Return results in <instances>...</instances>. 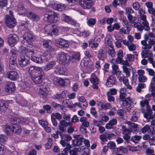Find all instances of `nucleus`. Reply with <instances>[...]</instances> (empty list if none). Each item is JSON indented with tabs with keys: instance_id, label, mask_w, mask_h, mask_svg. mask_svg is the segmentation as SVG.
Segmentation results:
<instances>
[{
	"instance_id": "18",
	"label": "nucleus",
	"mask_w": 155,
	"mask_h": 155,
	"mask_svg": "<svg viewBox=\"0 0 155 155\" xmlns=\"http://www.w3.org/2000/svg\"><path fill=\"white\" fill-rule=\"evenodd\" d=\"M18 40V38L15 34H12L9 35L8 42L9 45L13 46L17 43Z\"/></svg>"
},
{
	"instance_id": "5",
	"label": "nucleus",
	"mask_w": 155,
	"mask_h": 155,
	"mask_svg": "<svg viewBox=\"0 0 155 155\" xmlns=\"http://www.w3.org/2000/svg\"><path fill=\"white\" fill-rule=\"evenodd\" d=\"M10 15H6L5 16V24L8 27L12 28L15 26L16 23L15 19L12 16L13 13L9 12Z\"/></svg>"
},
{
	"instance_id": "27",
	"label": "nucleus",
	"mask_w": 155,
	"mask_h": 155,
	"mask_svg": "<svg viewBox=\"0 0 155 155\" xmlns=\"http://www.w3.org/2000/svg\"><path fill=\"white\" fill-rule=\"evenodd\" d=\"M16 57L15 56L13 57H11L9 61V67L11 70H13L16 68L17 65Z\"/></svg>"
},
{
	"instance_id": "12",
	"label": "nucleus",
	"mask_w": 155,
	"mask_h": 155,
	"mask_svg": "<svg viewBox=\"0 0 155 155\" xmlns=\"http://www.w3.org/2000/svg\"><path fill=\"white\" fill-rule=\"evenodd\" d=\"M142 112L143 114L144 117L146 119H153L154 118V115L153 114V112L151 108V107L146 108V111L144 109L142 110Z\"/></svg>"
},
{
	"instance_id": "1",
	"label": "nucleus",
	"mask_w": 155,
	"mask_h": 155,
	"mask_svg": "<svg viewBox=\"0 0 155 155\" xmlns=\"http://www.w3.org/2000/svg\"><path fill=\"white\" fill-rule=\"evenodd\" d=\"M22 52L23 53H31V59L32 61L41 64L43 62L44 58L48 61L51 58V53L47 54L45 53L42 57L39 55V52L38 51L34 52V50L29 46L23 47L22 48Z\"/></svg>"
},
{
	"instance_id": "45",
	"label": "nucleus",
	"mask_w": 155,
	"mask_h": 155,
	"mask_svg": "<svg viewBox=\"0 0 155 155\" xmlns=\"http://www.w3.org/2000/svg\"><path fill=\"white\" fill-rule=\"evenodd\" d=\"M98 57L101 60H103L106 58V55L103 52L102 49H100L98 54Z\"/></svg>"
},
{
	"instance_id": "30",
	"label": "nucleus",
	"mask_w": 155,
	"mask_h": 155,
	"mask_svg": "<svg viewBox=\"0 0 155 155\" xmlns=\"http://www.w3.org/2000/svg\"><path fill=\"white\" fill-rule=\"evenodd\" d=\"M26 16L32 21H37L39 19L38 16L34 13L29 12L26 14Z\"/></svg>"
},
{
	"instance_id": "35",
	"label": "nucleus",
	"mask_w": 155,
	"mask_h": 155,
	"mask_svg": "<svg viewBox=\"0 0 155 155\" xmlns=\"http://www.w3.org/2000/svg\"><path fill=\"white\" fill-rule=\"evenodd\" d=\"M55 64L56 62L54 61L49 62L44 67L45 71H47L53 68L54 67Z\"/></svg>"
},
{
	"instance_id": "29",
	"label": "nucleus",
	"mask_w": 155,
	"mask_h": 155,
	"mask_svg": "<svg viewBox=\"0 0 155 155\" xmlns=\"http://www.w3.org/2000/svg\"><path fill=\"white\" fill-rule=\"evenodd\" d=\"M115 83V78L113 76H110L107 79L106 85L108 87H110L113 86Z\"/></svg>"
},
{
	"instance_id": "7",
	"label": "nucleus",
	"mask_w": 155,
	"mask_h": 155,
	"mask_svg": "<svg viewBox=\"0 0 155 155\" xmlns=\"http://www.w3.org/2000/svg\"><path fill=\"white\" fill-rule=\"evenodd\" d=\"M57 59L58 61L61 62V63L64 62L68 63L71 61L70 57L67 54L62 52L58 54Z\"/></svg>"
},
{
	"instance_id": "13",
	"label": "nucleus",
	"mask_w": 155,
	"mask_h": 155,
	"mask_svg": "<svg viewBox=\"0 0 155 155\" xmlns=\"http://www.w3.org/2000/svg\"><path fill=\"white\" fill-rule=\"evenodd\" d=\"M45 30L47 34L50 35H55L58 32V30L55 26L48 25L45 26Z\"/></svg>"
},
{
	"instance_id": "8",
	"label": "nucleus",
	"mask_w": 155,
	"mask_h": 155,
	"mask_svg": "<svg viewBox=\"0 0 155 155\" xmlns=\"http://www.w3.org/2000/svg\"><path fill=\"white\" fill-rule=\"evenodd\" d=\"M43 74L42 70V71H40V72H38L37 73L32 74L31 77L34 82L36 84L41 83L43 79Z\"/></svg>"
},
{
	"instance_id": "19",
	"label": "nucleus",
	"mask_w": 155,
	"mask_h": 155,
	"mask_svg": "<svg viewBox=\"0 0 155 155\" xmlns=\"http://www.w3.org/2000/svg\"><path fill=\"white\" fill-rule=\"evenodd\" d=\"M49 88H40L39 94L41 97L43 99L47 98Z\"/></svg>"
},
{
	"instance_id": "59",
	"label": "nucleus",
	"mask_w": 155,
	"mask_h": 155,
	"mask_svg": "<svg viewBox=\"0 0 155 155\" xmlns=\"http://www.w3.org/2000/svg\"><path fill=\"white\" fill-rule=\"evenodd\" d=\"M126 60L129 62H132L134 60V56L131 54H127Z\"/></svg>"
},
{
	"instance_id": "33",
	"label": "nucleus",
	"mask_w": 155,
	"mask_h": 155,
	"mask_svg": "<svg viewBox=\"0 0 155 155\" xmlns=\"http://www.w3.org/2000/svg\"><path fill=\"white\" fill-rule=\"evenodd\" d=\"M129 128L131 131L133 133L138 132L139 130L138 125L133 123H130Z\"/></svg>"
},
{
	"instance_id": "23",
	"label": "nucleus",
	"mask_w": 155,
	"mask_h": 155,
	"mask_svg": "<svg viewBox=\"0 0 155 155\" xmlns=\"http://www.w3.org/2000/svg\"><path fill=\"white\" fill-rule=\"evenodd\" d=\"M23 38L29 44H30L34 40L32 35L30 33H26L24 35Z\"/></svg>"
},
{
	"instance_id": "61",
	"label": "nucleus",
	"mask_w": 155,
	"mask_h": 155,
	"mask_svg": "<svg viewBox=\"0 0 155 155\" xmlns=\"http://www.w3.org/2000/svg\"><path fill=\"white\" fill-rule=\"evenodd\" d=\"M70 115L69 114H67L65 113H64L63 115V118L64 119L63 120L67 121L68 122H70V121L71 119V117H70Z\"/></svg>"
},
{
	"instance_id": "41",
	"label": "nucleus",
	"mask_w": 155,
	"mask_h": 155,
	"mask_svg": "<svg viewBox=\"0 0 155 155\" xmlns=\"http://www.w3.org/2000/svg\"><path fill=\"white\" fill-rule=\"evenodd\" d=\"M51 117L55 118L59 121L62 119V116L59 113L57 112L52 113L51 115Z\"/></svg>"
},
{
	"instance_id": "34",
	"label": "nucleus",
	"mask_w": 155,
	"mask_h": 155,
	"mask_svg": "<svg viewBox=\"0 0 155 155\" xmlns=\"http://www.w3.org/2000/svg\"><path fill=\"white\" fill-rule=\"evenodd\" d=\"M8 104L6 101L0 100V111H5L8 107Z\"/></svg>"
},
{
	"instance_id": "58",
	"label": "nucleus",
	"mask_w": 155,
	"mask_h": 155,
	"mask_svg": "<svg viewBox=\"0 0 155 155\" xmlns=\"http://www.w3.org/2000/svg\"><path fill=\"white\" fill-rule=\"evenodd\" d=\"M127 18L130 22H133L137 19L135 16H133L129 14L127 16Z\"/></svg>"
},
{
	"instance_id": "60",
	"label": "nucleus",
	"mask_w": 155,
	"mask_h": 155,
	"mask_svg": "<svg viewBox=\"0 0 155 155\" xmlns=\"http://www.w3.org/2000/svg\"><path fill=\"white\" fill-rule=\"evenodd\" d=\"M69 147H65L63 150L64 152H62L61 153H59L58 155H68V151L69 150Z\"/></svg>"
},
{
	"instance_id": "50",
	"label": "nucleus",
	"mask_w": 155,
	"mask_h": 155,
	"mask_svg": "<svg viewBox=\"0 0 155 155\" xmlns=\"http://www.w3.org/2000/svg\"><path fill=\"white\" fill-rule=\"evenodd\" d=\"M52 142L51 140L49 139L48 140L47 143L44 145L45 148L46 150L50 149L52 145Z\"/></svg>"
},
{
	"instance_id": "55",
	"label": "nucleus",
	"mask_w": 155,
	"mask_h": 155,
	"mask_svg": "<svg viewBox=\"0 0 155 155\" xmlns=\"http://www.w3.org/2000/svg\"><path fill=\"white\" fill-rule=\"evenodd\" d=\"M8 0H0V8H3L7 5Z\"/></svg>"
},
{
	"instance_id": "48",
	"label": "nucleus",
	"mask_w": 155,
	"mask_h": 155,
	"mask_svg": "<svg viewBox=\"0 0 155 155\" xmlns=\"http://www.w3.org/2000/svg\"><path fill=\"white\" fill-rule=\"evenodd\" d=\"M141 138L142 137L141 136L135 135L131 137L130 140L135 143H137Z\"/></svg>"
},
{
	"instance_id": "64",
	"label": "nucleus",
	"mask_w": 155,
	"mask_h": 155,
	"mask_svg": "<svg viewBox=\"0 0 155 155\" xmlns=\"http://www.w3.org/2000/svg\"><path fill=\"white\" fill-rule=\"evenodd\" d=\"M43 108L44 110H46L47 112L48 113H51V107L50 105L47 104L44 105L43 106Z\"/></svg>"
},
{
	"instance_id": "53",
	"label": "nucleus",
	"mask_w": 155,
	"mask_h": 155,
	"mask_svg": "<svg viewBox=\"0 0 155 155\" xmlns=\"http://www.w3.org/2000/svg\"><path fill=\"white\" fill-rule=\"evenodd\" d=\"M107 146L109 149H114L115 148L116 144L114 142L110 141L108 143Z\"/></svg>"
},
{
	"instance_id": "17",
	"label": "nucleus",
	"mask_w": 155,
	"mask_h": 155,
	"mask_svg": "<svg viewBox=\"0 0 155 155\" xmlns=\"http://www.w3.org/2000/svg\"><path fill=\"white\" fill-rule=\"evenodd\" d=\"M84 138L81 135H77L76 136V139L72 140V145L74 147L79 146L81 145Z\"/></svg>"
},
{
	"instance_id": "20",
	"label": "nucleus",
	"mask_w": 155,
	"mask_h": 155,
	"mask_svg": "<svg viewBox=\"0 0 155 155\" xmlns=\"http://www.w3.org/2000/svg\"><path fill=\"white\" fill-rule=\"evenodd\" d=\"M6 76L9 79L12 81L16 80L18 77V75L17 72L14 71H8L7 74Z\"/></svg>"
},
{
	"instance_id": "63",
	"label": "nucleus",
	"mask_w": 155,
	"mask_h": 155,
	"mask_svg": "<svg viewBox=\"0 0 155 155\" xmlns=\"http://www.w3.org/2000/svg\"><path fill=\"white\" fill-rule=\"evenodd\" d=\"M107 135V139L109 140H111L115 138L116 135L113 133L106 134Z\"/></svg>"
},
{
	"instance_id": "28",
	"label": "nucleus",
	"mask_w": 155,
	"mask_h": 155,
	"mask_svg": "<svg viewBox=\"0 0 155 155\" xmlns=\"http://www.w3.org/2000/svg\"><path fill=\"white\" fill-rule=\"evenodd\" d=\"M66 93L65 91H63L61 93H56L53 95L52 97V99L56 100L59 99H64L66 97Z\"/></svg>"
},
{
	"instance_id": "49",
	"label": "nucleus",
	"mask_w": 155,
	"mask_h": 155,
	"mask_svg": "<svg viewBox=\"0 0 155 155\" xmlns=\"http://www.w3.org/2000/svg\"><path fill=\"white\" fill-rule=\"evenodd\" d=\"M141 43L142 45V48L143 49H148L149 45L147 43V40H143L141 41Z\"/></svg>"
},
{
	"instance_id": "11",
	"label": "nucleus",
	"mask_w": 155,
	"mask_h": 155,
	"mask_svg": "<svg viewBox=\"0 0 155 155\" xmlns=\"http://www.w3.org/2000/svg\"><path fill=\"white\" fill-rule=\"evenodd\" d=\"M72 124L70 122H67L65 120H62L60 121L58 124V129L61 131L63 132H66V128L68 126H71Z\"/></svg>"
},
{
	"instance_id": "31",
	"label": "nucleus",
	"mask_w": 155,
	"mask_h": 155,
	"mask_svg": "<svg viewBox=\"0 0 155 155\" xmlns=\"http://www.w3.org/2000/svg\"><path fill=\"white\" fill-rule=\"evenodd\" d=\"M141 53V55L143 58H147L150 57H153L152 53L149 50L143 49Z\"/></svg>"
},
{
	"instance_id": "44",
	"label": "nucleus",
	"mask_w": 155,
	"mask_h": 155,
	"mask_svg": "<svg viewBox=\"0 0 155 155\" xmlns=\"http://www.w3.org/2000/svg\"><path fill=\"white\" fill-rule=\"evenodd\" d=\"M60 144L63 147H69V150L71 148V147L70 145L68 142L64 140L61 139V140H60Z\"/></svg>"
},
{
	"instance_id": "2",
	"label": "nucleus",
	"mask_w": 155,
	"mask_h": 155,
	"mask_svg": "<svg viewBox=\"0 0 155 155\" xmlns=\"http://www.w3.org/2000/svg\"><path fill=\"white\" fill-rule=\"evenodd\" d=\"M10 125H8L4 130V131L7 135L12 134L15 131V133L20 134L21 129L19 123L20 120L19 118L14 117L10 120Z\"/></svg>"
},
{
	"instance_id": "51",
	"label": "nucleus",
	"mask_w": 155,
	"mask_h": 155,
	"mask_svg": "<svg viewBox=\"0 0 155 155\" xmlns=\"http://www.w3.org/2000/svg\"><path fill=\"white\" fill-rule=\"evenodd\" d=\"M96 21L95 18H90L87 21V23L89 26H91L95 24Z\"/></svg>"
},
{
	"instance_id": "21",
	"label": "nucleus",
	"mask_w": 155,
	"mask_h": 155,
	"mask_svg": "<svg viewBox=\"0 0 155 155\" xmlns=\"http://www.w3.org/2000/svg\"><path fill=\"white\" fill-rule=\"evenodd\" d=\"M29 62V58L27 56H24L20 58L19 63L20 65L22 67H24L27 65Z\"/></svg>"
},
{
	"instance_id": "38",
	"label": "nucleus",
	"mask_w": 155,
	"mask_h": 155,
	"mask_svg": "<svg viewBox=\"0 0 155 155\" xmlns=\"http://www.w3.org/2000/svg\"><path fill=\"white\" fill-rule=\"evenodd\" d=\"M74 32V33L77 34L80 36H82L84 37H86L88 36L90 34V32L88 31L80 32L78 30H75Z\"/></svg>"
},
{
	"instance_id": "39",
	"label": "nucleus",
	"mask_w": 155,
	"mask_h": 155,
	"mask_svg": "<svg viewBox=\"0 0 155 155\" xmlns=\"http://www.w3.org/2000/svg\"><path fill=\"white\" fill-rule=\"evenodd\" d=\"M66 71V69L63 68H58L55 69V72L57 74L63 75L65 74Z\"/></svg>"
},
{
	"instance_id": "32",
	"label": "nucleus",
	"mask_w": 155,
	"mask_h": 155,
	"mask_svg": "<svg viewBox=\"0 0 155 155\" xmlns=\"http://www.w3.org/2000/svg\"><path fill=\"white\" fill-rule=\"evenodd\" d=\"M51 42L50 41L44 40L43 41V45L44 46L47 48L48 49L50 52H54V49L50 46Z\"/></svg>"
},
{
	"instance_id": "24",
	"label": "nucleus",
	"mask_w": 155,
	"mask_h": 155,
	"mask_svg": "<svg viewBox=\"0 0 155 155\" xmlns=\"http://www.w3.org/2000/svg\"><path fill=\"white\" fill-rule=\"evenodd\" d=\"M140 17L141 20L143 21L142 22V24L144 26L145 28L144 30L145 31H148L150 30V28L149 26V24L147 21L146 20V16L144 15H140Z\"/></svg>"
},
{
	"instance_id": "37",
	"label": "nucleus",
	"mask_w": 155,
	"mask_h": 155,
	"mask_svg": "<svg viewBox=\"0 0 155 155\" xmlns=\"http://www.w3.org/2000/svg\"><path fill=\"white\" fill-rule=\"evenodd\" d=\"M105 43L110 48H113L112 39L110 35H106L105 39Z\"/></svg>"
},
{
	"instance_id": "14",
	"label": "nucleus",
	"mask_w": 155,
	"mask_h": 155,
	"mask_svg": "<svg viewBox=\"0 0 155 155\" xmlns=\"http://www.w3.org/2000/svg\"><path fill=\"white\" fill-rule=\"evenodd\" d=\"M61 18L63 21L71 25H73L76 27L79 26V24L77 23L75 21L65 14H62V15Z\"/></svg>"
},
{
	"instance_id": "10",
	"label": "nucleus",
	"mask_w": 155,
	"mask_h": 155,
	"mask_svg": "<svg viewBox=\"0 0 155 155\" xmlns=\"http://www.w3.org/2000/svg\"><path fill=\"white\" fill-rule=\"evenodd\" d=\"M79 3L81 6L85 9L91 8L94 5L92 0H79Z\"/></svg>"
},
{
	"instance_id": "3",
	"label": "nucleus",
	"mask_w": 155,
	"mask_h": 155,
	"mask_svg": "<svg viewBox=\"0 0 155 155\" xmlns=\"http://www.w3.org/2000/svg\"><path fill=\"white\" fill-rule=\"evenodd\" d=\"M126 90L125 88H121L120 91L119 99L120 101H122V104L124 106H128L127 107V110L129 112L132 107L131 105L133 102L131 98L127 97Z\"/></svg>"
},
{
	"instance_id": "36",
	"label": "nucleus",
	"mask_w": 155,
	"mask_h": 155,
	"mask_svg": "<svg viewBox=\"0 0 155 155\" xmlns=\"http://www.w3.org/2000/svg\"><path fill=\"white\" fill-rule=\"evenodd\" d=\"M17 11L20 15H25L27 11L21 5H19L17 6Z\"/></svg>"
},
{
	"instance_id": "52",
	"label": "nucleus",
	"mask_w": 155,
	"mask_h": 155,
	"mask_svg": "<svg viewBox=\"0 0 155 155\" xmlns=\"http://www.w3.org/2000/svg\"><path fill=\"white\" fill-rule=\"evenodd\" d=\"M149 128L148 133L151 136L155 135V126L149 125Z\"/></svg>"
},
{
	"instance_id": "16",
	"label": "nucleus",
	"mask_w": 155,
	"mask_h": 155,
	"mask_svg": "<svg viewBox=\"0 0 155 155\" xmlns=\"http://www.w3.org/2000/svg\"><path fill=\"white\" fill-rule=\"evenodd\" d=\"M100 41V38L97 37H95L94 38L89 40L88 41L89 46L91 48H95L98 45V43Z\"/></svg>"
},
{
	"instance_id": "6",
	"label": "nucleus",
	"mask_w": 155,
	"mask_h": 155,
	"mask_svg": "<svg viewBox=\"0 0 155 155\" xmlns=\"http://www.w3.org/2000/svg\"><path fill=\"white\" fill-rule=\"evenodd\" d=\"M51 3L52 8L54 10L59 11H62L65 10L67 7L66 5L56 1H53Z\"/></svg>"
},
{
	"instance_id": "47",
	"label": "nucleus",
	"mask_w": 155,
	"mask_h": 155,
	"mask_svg": "<svg viewBox=\"0 0 155 155\" xmlns=\"http://www.w3.org/2000/svg\"><path fill=\"white\" fill-rule=\"evenodd\" d=\"M117 114L120 118L123 119L124 116L126 113L125 111L122 109H120L117 110Z\"/></svg>"
},
{
	"instance_id": "56",
	"label": "nucleus",
	"mask_w": 155,
	"mask_h": 155,
	"mask_svg": "<svg viewBox=\"0 0 155 155\" xmlns=\"http://www.w3.org/2000/svg\"><path fill=\"white\" fill-rule=\"evenodd\" d=\"M149 128V125L148 124H147L142 128L141 130V131L142 133L144 134L146 133L147 131L148 132Z\"/></svg>"
},
{
	"instance_id": "26",
	"label": "nucleus",
	"mask_w": 155,
	"mask_h": 155,
	"mask_svg": "<svg viewBox=\"0 0 155 155\" xmlns=\"http://www.w3.org/2000/svg\"><path fill=\"white\" fill-rule=\"evenodd\" d=\"M90 81L93 84L94 87H98L97 84L99 83V80L94 74L93 73L91 74Z\"/></svg>"
},
{
	"instance_id": "22",
	"label": "nucleus",
	"mask_w": 155,
	"mask_h": 155,
	"mask_svg": "<svg viewBox=\"0 0 155 155\" xmlns=\"http://www.w3.org/2000/svg\"><path fill=\"white\" fill-rule=\"evenodd\" d=\"M42 70L41 68L38 67H36L34 66H32L30 67L29 69V72L30 73L31 76L33 74H36L38 72H40V71Z\"/></svg>"
},
{
	"instance_id": "9",
	"label": "nucleus",
	"mask_w": 155,
	"mask_h": 155,
	"mask_svg": "<svg viewBox=\"0 0 155 155\" xmlns=\"http://www.w3.org/2000/svg\"><path fill=\"white\" fill-rule=\"evenodd\" d=\"M55 44L57 46L61 48H67L69 46V41L62 38L56 39L55 41Z\"/></svg>"
},
{
	"instance_id": "40",
	"label": "nucleus",
	"mask_w": 155,
	"mask_h": 155,
	"mask_svg": "<svg viewBox=\"0 0 155 155\" xmlns=\"http://www.w3.org/2000/svg\"><path fill=\"white\" fill-rule=\"evenodd\" d=\"M61 139L64 140L68 142L72 139L71 137L69 134L62 133Z\"/></svg>"
},
{
	"instance_id": "42",
	"label": "nucleus",
	"mask_w": 155,
	"mask_h": 155,
	"mask_svg": "<svg viewBox=\"0 0 155 155\" xmlns=\"http://www.w3.org/2000/svg\"><path fill=\"white\" fill-rule=\"evenodd\" d=\"M140 104L141 107L143 108L144 107L145 105H146V108L149 107H150L149 105V102L146 99H144V100L140 101Z\"/></svg>"
},
{
	"instance_id": "43",
	"label": "nucleus",
	"mask_w": 155,
	"mask_h": 155,
	"mask_svg": "<svg viewBox=\"0 0 155 155\" xmlns=\"http://www.w3.org/2000/svg\"><path fill=\"white\" fill-rule=\"evenodd\" d=\"M80 55L79 53L78 52H74V53L71 59V60H73V61H74V60H77L78 61L80 59Z\"/></svg>"
},
{
	"instance_id": "15",
	"label": "nucleus",
	"mask_w": 155,
	"mask_h": 155,
	"mask_svg": "<svg viewBox=\"0 0 155 155\" xmlns=\"http://www.w3.org/2000/svg\"><path fill=\"white\" fill-rule=\"evenodd\" d=\"M81 65L82 67H86L92 68L93 67V63L89 58L84 57L81 61Z\"/></svg>"
},
{
	"instance_id": "54",
	"label": "nucleus",
	"mask_w": 155,
	"mask_h": 155,
	"mask_svg": "<svg viewBox=\"0 0 155 155\" xmlns=\"http://www.w3.org/2000/svg\"><path fill=\"white\" fill-rule=\"evenodd\" d=\"M55 132V134L54 133L51 135L52 137L54 139H57L59 137L58 135H59L61 138L62 133V131L61 132L60 131L57 130Z\"/></svg>"
},
{
	"instance_id": "25",
	"label": "nucleus",
	"mask_w": 155,
	"mask_h": 155,
	"mask_svg": "<svg viewBox=\"0 0 155 155\" xmlns=\"http://www.w3.org/2000/svg\"><path fill=\"white\" fill-rule=\"evenodd\" d=\"M122 41L124 45L127 46L130 51H133L136 50V45L134 44L133 43H129L126 40H123Z\"/></svg>"
},
{
	"instance_id": "57",
	"label": "nucleus",
	"mask_w": 155,
	"mask_h": 155,
	"mask_svg": "<svg viewBox=\"0 0 155 155\" xmlns=\"http://www.w3.org/2000/svg\"><path fill=\"white\" fill-rule=\"evenodd\" d=\"M7 140V137L1 134L0 135V142L2 143H5Z\"/></svg>"
},
{
	"instance_id": "46",
	"label": "nucleus",
	"mask_w": 155,
	"mask_h": 155,
	"mask_svg": "<svg viewBox=\"0 0 155 155\" xmlns=\"http://www.w3.org/2000/svg\"><path fill=\"white\" fill-rule=\"evenodd\" d=\"M70 155H77L79 151V149L76 147L74 148L72 150L71 149L69 150Z\"/></svg>"
},
{
	"instance_id": "4",
	"label": "nucleus",
	"mask_w": 155,
	"mask_h": 155,
	"mask_svg": "<svg viewBox=\"0 0 155 155\" xmlns=\"http://www.w3.org/2000/svg\"><path fill=\"white\" fill-rule=\"evenodd\" d=\"M46 20L51 22H56L59 19V15L53 11L48 12L45 15Z\"/></svg>"
},
{
	"instance_id": "62",
	"label": "nucleus",
	"mask_w": 155,
	"mask_h": 155,
	"mask_svg": "<svg viewBox=\"0 0 155 155\" xmlns=\"http://www.w3.org/2000/svg\"><path fill=\"white\" fill-rule=\"evenodd\" d=\"M5 91L9 94H12L15 91V88H5Z\"/></svg>"
}]
</instances>
